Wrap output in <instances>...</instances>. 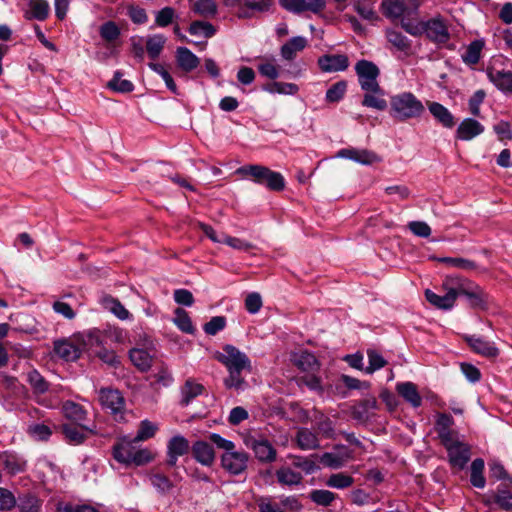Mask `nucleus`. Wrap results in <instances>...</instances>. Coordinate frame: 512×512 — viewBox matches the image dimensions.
I'll use <instances>...</instances> for the list:
<instances>
[{
  "instance_id": "obj_7",
  "label": "nucleus",
  "mask_w": 512,
  "mask_h": 512,
  "mask_svg": "<svg viewBox=\"0 0 512 512\" xmlns=\"http://www.w3.org/2000/svg\"><path fill=\"white\" fill-rule=\"evenodd\" d=\"M418 0H383L382 8L389 18L410 17L418 10Z\"/></svg>"
},
{
  "instance_id": "obj_49",
  "label": "nucleus",
  "mask_w": 512,
  "mask_h": 512,
  "mask_svg": "<svg viewBox=\"0 0 512 512\" xmlns=\"http://www.w3.org/2000/svg\"><path fill=\"white\" fill-rule=\"evenodd\" d=\"M353 483V477L342 472L331 474L326 480V485L335 489H345L352 486Z\"/></svg>"
},
{
  "instance_id": "obj_42",
  "label": "nucleus",
  "mask_w": 512,
  "mask_h": 512,
  "mask_svg": "<svg viewBox=\"0 0 512 512\" xmlns=\"http://www.w3.org/2000/svg\"><path fill=\"white\" fill-rule=\"evenodd\" d=\"M484 460L481 458H476L470 467V482L476 488H484L486 484L485 477L483 475L484 471Z\"/></svg>"
},
{
  "instance_id": "obj_8",
  "label": "nucleus",
  "mask_w": 512,
  "mask_h": 512,
  "mask_svg": "<svg viewBox=\"0 0 512 512\" xmlns=\"http://www.w3.org/2000/svg\"><path fill=\"white\" fill-rule=\"evenodd\" d=\"M140 441H136L135 437L124 436L113 446V457L119 463L129 465L131 459L134 457L137 447L136 444Z\"/></svg>"
},
{
  "instance_id": "obj_4",
  "label": "nucleus",
  "mask_w": 512,
  "mask_h": 512,
  "mask_svg": "<svg viewBox=\"0 0 512 512\" xmlns=\"http://www.w3.org/2000/svg\"><path fill=\"white\" fill-rule=\"evenodd\" d=\"M355 72L363 91H379L380 70L376 64L365 59L359 60L355 65Z\"/></svg>"
},
{
  "instance_id": "obj_54",
  "label": "nucleus",
  "mask_w": 512,
  "mask_h": 512,
  "mask_svg": "<svg viewBox=\"0 0 512 512\" xmlns=\"http://www.w3.org/2000/svg\"><path fill=\"white\" fill-rule=\"evenodd\" d=\"M264 89L271 94L277 93L285 95H294L299 90L298 86L294 83H284L276 81L268 84Z\"/></svg>"
},
{
  "instance_id": "obj_40",
  "label": "nucleus",
  "mask_w": 512,
  "mask_h": 512,
  "mask_svg": "<svg viewBox=\"0 0 512 512\" xmlns=\"http://www.w3.org/2000/svg\"><path fill=\"white\" fill-rule=\"evenodd\" d=\"M192 11L204 18H213L218 12V6L214 0H196Z\"/></svg>"
},
{
  "instance_id": "obj_33",
  "label": "nucleus",
  "mask_w": 512,
  "mask_h": 512,
  "mask_svg": "<svg viewBox=\"0 0 512 512\" xmlns=\"http://www.w3.org/2000/svg\"><path fill=\"white\" fill-rule=\"evenodd\" d=\"M129 357L133 365L140 371L149 370L153 362V357L145 349L133 348L129 352Z\"/></svg>"
},
{
  "instance_id": "obj_53",
  "label": "nucleus",
  "mask_w": 512,
  "mask_h": 512,
  "mask_svg": "<svg viewBox=\"0 0 512 512\" xmlns=\"http://www.w3.org/2000/svg\"><path fill=\"white\" fill-rule=\"evenodd\" d=\"M347 91V82L342 80L334 83L327 91L325 100L329 103L339 102Z\"/></svg>"
},
{
  "instance_id": "obj_47",
  "label": "nucleus",
  "mask_w": 512,
  "mask_h": 512,
  "mask_svg": "<svg viewBox=\"0 0 512 512\" xmlns=\"http://www.w3.org/2000/svg\"><path fill=\"white\" fill-rule=\"evenodd\" d=\"M149 68L157 73L165 82L166 87L173 93L178 95V88L166 67L160 63H149Z\"/></svg>"
},
{
  "instance_id": "obj_22",
  "label": "nucleus",
  "mask_w": 512,
  "mask_h": 512,
  "mask_svg": "<svg viewBox=\"0 0 512 512\" xmlns=\"http://www.w3.org/2000/svg\"><path fill=\"white\" fill-rule=\"evenodd\" d=\"M193 457L197 462L204 466H211L215 460V452L210 443L206 441H196L193 443L192 447Z\"/></svg>"
},
{
  "instance_id": "obj_41",
  "label": "nucleus",
  "mask_w": 512,
  "mask_h": 512,
  "mask_svg": "<svg viewBox=\"0 0 512 512\" xmlns=\"http://www.w3.org/2000/svg\"><path fill=\"white\" fill-rule=\"evenodd\" d=\"M166 43V37L162 34H154L148 36L146 39V51L148 56L155 60L161 54L164 45Z\"/></svg>"
},
{
  "instance_id": "obj_28",
  "label": "nucleus",
  "mask_w": 512,
  "mask_h": 512,
  "mask_svg": "<svg viewBox=\"0 0 512 512\" xmlns=\"http://www.w3.org/2000/svg\"><path fill=\"white\" fill-rule=\"evenodd\" d=\"M428 109L432 116L445 128H452L455 125V119L452 113L438 102H429Z\"/></svg>"
},
{
  "instance_id": "obj_5",
  "label": "nucleus",
  "mask_w": 512,
  "mask_h": 512,
  "mask_svg": "<svg viewBox=\"0 0 512 512\" xmlns=\"http://www.w3.org/2000/svg\"><path fill=\"white\" fill-rule=\"evenodd\" d=\"M216 359L227 369L247 368L248 372L252 370L251 361L248 356L231 344L224 345L223 352L217 353Z\"/></svg>"
},
{
  "instance_id": "obj_11",
  "label": "nucleus",
  "mask_w": 512,
  "mask_h": 512,
  "mask_svg": "<svg viewBox=\"0 0 512 512\" xmlns=\"http://www.w3.org/2000/svg\"><path fill=\"white\" fill-rule=\"evenodd\" d=\"M337 157L349 159L362 165H372L381 161L375 152L357 148L341 149L338 151Z\"/></svg>"
},
{
  "instance_id": "obj_36",
  "label": "nucleus",
  "mask_w": 512,
  "mask_h": 512,
  "mask_svg": "<svg viewBox=\"0 0 512 512\" xmlns=\"http://www.w3.org/2000/svg\"><path fill=\"white\" fill-rule=\"evenodd\" d=\"M293 361L295 365L307 372H313L318 369V361L316 357L307 351H301L300 353H297L293 356Z\"/></svg>"
},
{
  "instance_id": "obj_3",
  "label": "nucleus",
  "mask_w": 512,
  "mask_h": 512,
  "mask_svg": "<svg viewBox=\"0 0 512 512\" xmlns=\"http://www.w3.org/2000/svg\"><path fill=\"white\" fill-rule=\"evenodd\" d=\"M236 173L252 179L259 185H264L273 191H281L285 187V179L281 173L272 171L262 165H245L239 167Z\"/></svg>"
},
{
  "instance_id": "obj_19",
  "label": "nucleus",
  "mask_w": 512,
  "mask_h": 512,
  "mask_svg": "<svg viewBox=\"0 0 512 512\" xmlns=\"http://www.w3.org/2000/svg\"><path fill=\"white\" fill-rule=\"evenodd\" d=\"M444 295H438L430 289L425 290L426 300L435 308L441 310H451L456 302V294L453 290L444 289Z\"/></svg>"
},
{
  "instance_id": "obj_55",
  "label": "nucleus",
  "mask_w": 512,
  "mask_h": 512,
  "mask_svg": "<svg viewBox=\"0 0 512 512\" xmlns=\"http://www.w3.org/2000/svg\"><path fill=\"white\" fill-rule=\"evenodd\" d=\"M309 498L317 505L329 506L336 499V494L329 490L315 489L310 492Z\"/></svg>"
},
{
  "instance_id": "obj_15",
  "label": "nucleus",
  "mask_w": 512,
  "mask_h": 512,
  "mask_svg": "<svg viewBox=\"0 0 512 512\" xmlns=\"http://www.w3.org/2000/svg\"><path fill=\"white\" fill-rule=\"evenodd\" d=\"M55 355L64 361H75L80 357L81 348L72 339H58L54 341Z\"/></svg>"
},
{
  "instance_id": "obj_31",
  "label": "nucleus",
  "mask_w": 512,
  "mask_h": 512,
  "mask_svg": "<svg viewBox=\"0 0 512 512\" xmlns=\"http://www.w3.org/2000/svg\"><path fill=\"white\" fill-rule=\"evenodd\" d=\"M377 409V400L375 397H368L361 400L352 407V417L358 421L369 419V411Z\"/></svg>"
},
{
  "instance_id": "obj_35",
  "label": "nucleus",
  "mask_w": 512,
  "mask_h": 512,
  "mask_svg": "<svg viewBox=\"0 0 512 512\" xmlns=\"http://www.w3.org/2000/svg\"><path fill=\"white\" fill-rule=\"evenodd\" d=\"M105 309L109 310L120 320H131L132 314L121 304V302L111 296H105L102 299Z\"/></svg>"
},
{
  "instance_id": "obj_52",
  "label": "nucleus",
  "mask_w": 512,
  "mask_h": 512,
  "mask_svg": "<svg viewBox=\"0 0 512 512\" xmlns=\"http://www.w3.org/2000/svg\"><path fill=\"white\" fill-rule=\"evenodd\" d=\"M258 71L261 76L271 80L278 78L280 75V67L275 64L274 58L263 59V61L258 65Z\"/></svg>"
},
{
  "instance_id": "obj_58",
  "label": "nucleus",
  "mask_w": 512,
  "mask_h": 512,
  "mask_svg": "<svg viewBox=\"0 0 512 512\" xmlns=\"http://www.w3.org/2000/svg\"><path fill=\"white\" fill-rule=\"evenodd\" d=\"M158 427L156 424L149 420H143L140 422L137 434L134 436L136 441H145L152 438Z\"/></svg>"
},
{
  "instance_id": "obj_17",
  "label": "nucleus",
  "mask_w": 512,
  "mask_h": 512,
  "mask_svg": "<svg viewBox=\"0 0 512 512\" xmlns=\"http://www.w3.org/2000/svg\"><path fill=\"white\" fill-rule=\"evenodd\" d=\"M489 80L503 93L512 94V72L498 70L493 67L487 68Z\"/></svg>"
},
{
  "instance_id": "obj_23",
  "label": "nucleus",
  "mask_w": 512,
  "mask_h": 512,
  "mask_svg": "<svg viewBox=\"0 0 512 512\" xmlns=\"http://www.w3.org/2000/svg\"><path fill=\"white\" fill-rule=\"evenodd\" d=\"M244 7L237 11V17L247 19L252 16V12H268L273 6L274 0H243Z\"/></svg>"
},
{
  "instance_id": "obj_6",
  "label": "nucleus",
  "mask_w": 512,
  "mask_h": 512,
  "mask_svg": "<svg viewBox=\"0 0 512 512\" xmlns=\"http://www.w3.org/2000/svg\"><path fill=\"white\" fill-rule=\"evenodd\" d=\"M99 400L102 407L109 410L116 420L123 419L125 399L118 390L102 388L99 391Z\"/></svg>"
},
{
  "instance_id": "obj_59",
  "label": "nucleus",
  "mask_w": 512,
  "mask_h": 512,
  "mask_svg": "<svg viewBox=\"0 0 512 512\" xmlns=\"http://www.w3.org/2000/svg\"><path fill=\"white\" fill-rule=\"evenodd\" d=\"M346 458L333 452H326L320 456V462L325 467L339 469L344 466Z\"/></svg>"
},
{
  "instance_id": "obj_57",
  "label": "nucleus",
  "mask_w": 512,
  "mask_h": 512,
  "mask_svg": "<svg viewBox=\"0 0 512 512\" xmlns=\"http://www.w3.org/2000/svg\"><path fill=\"white\" fill-rule=\"evenodd\" d=\"M259 512H284L281 502L277 503L270 496H261L256 499Z\"/></svg>"
},
{
  "instance_id": "obj_51",
  "label": "nucleus",
  "mask_w": 512,
  "mask_h": 512,
  "mask_svg": "<svg viewBox=\"0 0 512 512\" xmlns=\"http://www.w3.org/2000/svg\"><path fill=\"white\" fill-rule=\"evenodd\" d=\"M99 33L103 40L113 43L120 37L121 31L114 21H107L100 26Z\"/></svg>"
},
{
  "instance_id": "obj_1",
  "label": "nucleus",
  "mask_w": 512,
  "mask_h": 512,
  "mask_svg": "<svg viewBox=\"0 0 512 512\" xmlns=\"http://www.w3.org/2000/svg\"><path fill=\"white\" fill-rule=\"evenodd\" d=\"M209 439L217 448L225 451L221 456L224 470L232 475H239L246 470L249 456L245 451L235 450V444L232 441L217 433L210 434Z\"/></svg>"
},
{
  "instance_id": "obj_44",
  "label": "nucleus",
  "mask_w": 512,
  "mask_h": 512,
  "mask_svg": "<svg viewBox=\"0 0 512 512\" xmlns=\"http://www.w3.org/2000/svg\"><path fill=\"white\" fill-rule=\"evenodd\" d=\"M432 260L437 261L439 263H444L450 267L462 269V270H474L477 265L475 262L462 258V257H431Z\"/></svg>"
},
{
  "instance_id": "obj_38",
  "label": "nucleus",
  "mask_w": 512,
  "mask_h": 512,
  "mask_svg": "<svg viewBox=\"0 0 512 512\" xmlns=\"http://www.w3.org/2000/svg\"><path fill=\"white\" fill-rule=\"evenodd\" d=\"M297 443L302 450H313L319 447L317 435L307 428H302L297 432Z\"/></svg>"
},
{
  "instance_id": "obj_39",
  "label": "nucleus",
  "mask_w": 512,
  "mask_h": 512,
  "mask_svg": "<svg viewBox=\"0 0 512 512\" xmlns=\"http://www.w3.org/2000/svg\"><path fill=\"white\" fill-rule=\"evenodd\" d=\"M229 375L224 379V385L228 389L244 390L246 387V381L242 376V371L247 368H231L227 369Z\"/></svg>"
},
{
  "instance_id": "obj_25",
  "label": "nucleus",
  "mask_w": 512,
  "mask_h": 512,
  "mask_svg": "<svg viewBox=\"0 0 512 512\" xmlns=\"http://www.w3.org/2000/svg\"><path fill=\"white\" fill-rule=\"evenodd\" d=\"M307 39L303 36L292 37L280 48V55L284 60L292 61L297 53L301 52L307 46Z\"/></svg>"
},
{
  "instance_id": "obj_18",
  "label": "nucleus",
  "mask_w": 512,
  "mask_h": 512,
  "mask_svg": "<svg viewBox=\"0 0 512 512\" xmlns=\"http://www.w3.org/2000/svg\"><path fill=\"white\" fill-rule=\"evenodd\" d=\"M484 132V126L473 118H465L456 130V138L470 141Z\"/></svg>"
},
{
  "instance_id": "obj_63",
  "label": "nucleus",
  "mask_w": 512,
  "mask_h": 512,
  "mask_svg": "<svg viewBox=\"0 0 512 512\" xmlns=\"http://www.w3.org/2000/svg\"><path fill=\"white\" fill-rule=\"evenodd\" d=\"M401 26L412 36H420L424 34L425 31L424 22H420L412 18L402 17Z\"/></svg>"
},
{
  "instance_id": "obj_9",
  "label": "nucleus",
  "mask_w": 512,
  "mask_h": 512,
  "mask_svg": "<svg viewBox=\"0 0 512 512\" xmlns=\"http://www.w3.org/2000/svg\"><path fill=\"white\" fill-rule=\"evenodd\" d=\"M464 341L477 354L486 358H495L499 355V349L494 342L487 341L481 336L464 335Z\"/></svg>"
},
{
  "instance_id": "obj_26",
  "label": "nucleus",
  "mask_w": 512,
  "mask_h": 512,
  "mask_svg": "<svg viewBox=\"0 0 512 512\" xmlns=\"http://www.w3.org/2000/svg\"><path fill=\"white\" fill-rule=\"evenodd\" d=\"M204 391V386L192 378L185 381L180 389L182 406H188L197 396L201 395Z\"/></svg>"
},
{
  "instance_id": "obj_20",
  "label": "nucleus",
  "mask_w": 512,
  "mask_h": 512,
  "mask_svg": "<svg viewBox=\"0 0 512 512\" xmlns=\"http://www.w3.org/2000/svg\"><path fill=\"white\" fill-rule=\"evenodd\" d=\"M476 283L463 278L459 275H448L445 277L442 283V287L444 289L453 290L456 294V298L458 295L466 296L468 292H470Z\"/></svg>"
},
{
  "instance_id": "obj_14",
  "label": "nucleus",
  "mask_w": 512,
  "mask_h": 512,
  "mask_svg": "<svg viewBox=\"0 0 512 512\" xmlns=\"http://www.w3.org/2000/svg\"><path fill=\"white\" fill-rule=\"evenodd\" d=\"M189 449V441L184 436H173L167 443V464L171 467L175 466L178 457L187 454Z\"/></svg>"
},
{
  "instance_id": "obj_56",
  "label": "nucleus",
  "mask_w": 512,
  "mask_h": 512,
  "mask_svg": "<svg viewBox=\"0 0 512 512\" xmlns=\"http://www.w3.org/2000/svg\"><path fill=\"white\" fill-rule=\"evenodd\" d=\"M386 37L388 41L400 51H406L410 48V40L399 31L388 29Z\"/></svg>"
},
{
  "instance_id": "obj_24",
  "label": "nucleus",
  "mask_w": 512,
  "mask_h": 512,
  "mask_svg": "<svg viewBox=\"0 0 512 512\" xmlns=\"http://www.w3.org/2000/svg\"><path fill=\"white\" fill-rule=\"evenodd\" d=\"M396 391L412 407L418 408L421 406L422 397L418 392L417 386L413 382L407 381L397 383Z\"/></svg>"
},
{
  "instance_id": "obj_16",
  "label": "nucleus",
  "mask_w": 512,
  "mask_h": 512,
  "mask_svg": "<svg viewBox=\"0 0 512 512\" xmlns=\"http://www.w3.org/2000/svg\"><path fill=\"white\" fill-rule=\"evenodd\" d=\"M449 462L453 467L463 469L470 460V446L460 441L446 449Z\"/></svg>"
},
{
  "instance_id": "obj_60",
  "label": "nucleus",
  "mask_w": 512,
  "mask_h": 512,
  "mask_svg": "<svg viewBox=\"0 0 512 512\" xmlns=\"http://www.w3.org/2000/svg\"><path fill=\"white\" fill-rule=\"evenodd\" d=\"M367 356L369 360V365L364 369L366 374H372L375 371L383 368L387 364L383 356L375 350H368Z\"/></svg>"
},
{
  "instance_id": "obj_62",
  "label": "nucleus",
  "mask_w": 512,
  "mask_h": 512,
  "mask_svg": "<svg viewBox=\"0 0 512 512\" xmlns=\"http://www.w3.org/2000/svg\"><path fill=\"white\" fill-rule=\"evenodd\" d=\"M149 479H150L151 485L158 492H160L162 494L169 492L173 487V484L170 481V479L163 474H160V473L153 474L150 476Z\"/></svg>"
},
{
  "instance_id": "obj_32",
  "label": "nucleus",
  "mask_w": 512,
  "mask_h": 512,
  "mask_svg": "<svg viewBox=\"0 0 512 512\" xmlns=\"http://www.w3.org/2000/svg\"><path fill=\"white\" fill-rule=\"evenodd\" d=\"M384 90L379 86V91H365L362 105L383 111L387 108V101L384 99Z\"/></svg>"
},
{
  "instance_id": "obj_10",
  "label": "nucleus",
  "mask_w": 512,
  "mask_h": 512,
  "mask_svg": "<svg viewBox=\"0 0 512 512\" xmlns=\"http://www.w3.org/2000/svg\"><path fill=\"white\" fill-rule=\"evenodd\" d=\"M246 445L253 450L260 462L271 463L276 459V450L267 439L252 437L246 441Z\"/></svg>"
},
{
  "instance_id": "obj_48",
  "label": "nucleus",
  "mask_w": 512,
  "mask_h": 512,
  "mask_svg": "<svg viewBox=\"0 0 512 512\" xmlns=\"http://www.w3.org/2000/svg\"><path fill=\"white\" fill-rule=\"evenodd\" d=\"M189 33L194 36H204L206 38H210L215 35L216 29L215 27L205 21H193L188 29Z\"/></svg>"
},
{
  "instance_id": "obj_34",
  "label": "nucleus",
  "mask_w": 512,
  "mask_h": 512,
  "mask_svg": "<svg viewBox=\"0 0 512 512\" xmlns=\"http://www.w3.org/2000/svg\"><path fill=\"white\" fill-rule=\"evenodd\" d=\"M484 46L485 41L483 39H475L472 41L461 56L463 62L468 65L477 64L481 58V52Z\"/></svg>"
},
{
  "instance_id": "obj_46",
  "label": "nucleus",
  "mask_w": 512,
  "mask_h": 512,
  "mask_svg": "<svg viewBox=\"0 0 512 512\" xmlns=\"http://www.w3.org/2000/svg\"><path fill=\"white\" fill-rule=\"evenodd\" d=\"M27 381L32 387L34 393L44 394L49 389V383L45 378L35 369L31 370L27 374Z\"/></svg>"
},
{
  "instance_id": "obj_27",
  "label": "nucleus",
  "mask_w": 512,
  "mask_h": 512,
  "mask_svg": "<svg viewBox=\"0 0 512 512\" xmlns=\"http://www.w3.org/2000/svg\"><path fill=\"white\" fill-rule=\"evenodd\" d=\"M176 61L178 66L185 72H191L200 63L199 58L186 47L177 48Z\"/></svg>"
},
{
  "instance_id": "obj_21",
  "label": "nucleus",
  "mask_w": 512,
  "mask_h": 512,
  "mask_svg": "<svg viewBox=\"0 0 512 512\" xmlns=\"http://www.w3.org/2000/svg\"><path fill=\"white\" fill-rule=\"evenodd\" d=\"M425 31L429 39L438 43H445L449 39L447 26L440 19H432L424 22Z\"/></svg>"
},
{
  "instance_id": "obj_61",
  "label": "nucleus",
  "mask_w": 512,
  "mask_h": 512,
  "mask_svg": "<svg viewBox=\"0 0 512 512\" xmlns=\"http://www.w3.org/2000/svg\"><path fill=\"white\" fill-rule=\"evenodd\" d=\"M176 18L175 9L172 7H164L155 14V24L158 27H167Z\"/></svg>"
},
{
  "instance_id": "obj_37",
  "label": "nucleus",
  "mask_w": 512,
  "mask_h": 512,
  "mask_svg": "<svg viewBox=\"0 0 512 512\" xmlns=\"http://www.w3.org/2000/svg\"><path fill=\"white\" fill-rule=\"evenodd\" d=\"M277 481L281 485L296 486L301 484L303 476L289 467H282L276 471Z\"/></svg>"
},
{
  "instance_id": "obj_43",
  "label": "nucleus",
  "mask_w": 512,
  "mask_h": 512,
  "mask_svg": "<svg viewBox=\"0 0 512 512\" xmlns=\"http://www.w3.org/2000/svg\"><path fill=\"white\" fill-rule=\"evenodd\" d=\"M62 410L66 418L76 422L77 424L84 421L87 414L80 404L73 401H66L62 406Z\"/></svg>"
},
{
  "instance_id": "obj_29",
  "label": "nucleus",
  "mask_w": 512,
  "mask_h": 512,
  "mask_svg": "<svg viewBox=\"0 0 512 512\" xmlns=\"http://www.w3.org/2000/svg\"><path fill=\"white\" fill-rule=\"evenodd\" d=\"M63 434L65 435L66 440L74 445H78L84 442L86 439V434L84 431L93 433V430L89 427L80 425L74 426L72 424H64L62 426Z\"/></svg>"
},
{
  "instance_id": "obj_30",
  "label": "nucleus",
  "mask_w": 512,
  "mask_h": 512,
  "mask_svg": "<svg viewBox=\"0 0 512 512\" xmlns=\"http://www.w3.org/2000/svg\"><path fill=\"white\" fill-rule=\"evenodd\" d=\"M26 12L27 19L44 21L50 13V5L47 0H30Z\"/></svg>"
},
{
  "instance_id": "obj_50",
  "label": "nucleus",
  "mask_w": 512,
  "mask_h": 512,
  "mask_svg": "<svg viewBox=\"0 0 512 512\" xmlns=\"http://www.w3.org/2000/svg\"><path fill=\"white\" fill-rule=\"evenodd\" d=\"M108 87L116 92L129 93L134 90V84L126 79H122V73L116 71L113 78L108 82Z\"/></svg>"
},
{
  "instance_id": "obj_64",
  "label": "nucleus",
  "mask_w": 512,
  "mask_h": 512,
  "mask_svg": "<svg viewBox=\"0 0 512 512\" xmlns=\"http://www.w3.org/2000/svg\"><path fill=\"white\" fill-rule=\"evenodd\" d=\"M57 512H99L95 507L88 504H75L71 502H59Z\"/></svg>"
},
{
  "instance_id": "obj_2",
  "label": "nucleus",
  "mask_w": 512,
  "mask_h": 512,
  "mask_svg": "<svg viewBox=\"0 0 512 512\" xmlns=\"http://www.w3.org/2000/svg\"><path fill=\"white\" fill-rule=\"evenodd\" d=\"M390 107L392 117L401 122L420 118L425 113V106L412 92L393 95Z\"/></svg>"
},
{
  "instance_id": "obj_13",
  "label": "nucleus",
  "mask_w": 512,
  "mask_h": 512,
  "mask_svg": "<svg viewBox=\"0 0 512 512\" xmlns=\"http://www.w3.org/2000/svg\"><path fill=\"white\" fill-rule=\"evenodd\" d=\"M280 5L289 12L310 11L318 13L325 7V0H279Z\"/></svg>"
},
{
  "instance_id": "obj_45",
  "label": "nucleus",
  "mask_w": 512,
  "mask_h": 512,
  "mask_svg": "<svg viewBox=\"0 0 512 512\" xmlns=\"http://www.w3.org/2000/svg\"><path fill=\"white\" fill-rule=\"evenodd\" d=\"M173 322L182 332L188 334H193L195 332L191 318L184 309L177 308L175 310Z\"/></svg>"
},
{
  "instance_id": "obj_12",
  "label": "nucleus",
  "mask_w": 512,
  "mask_h": 512,
  "mask_svg": "<svg viewBox=\"0 0 512 512\" xmlns=\"http://www.w3.org/2000/svg\"><path fill=\"white\" fill-rule=\"evenodd\" d=\"M317 63L325 73L345 71L349 67V59L344 54H325L318 58Z\"/></svg>"
}]
</instances>
